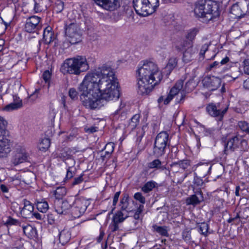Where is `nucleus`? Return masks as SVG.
Returning <instances> with one entry per match:
<instances>
[{
  "mask_svg": "<svg viewBox=\"0 0 249 249\" xmlns=\"http://www.w3.org/2000/svg\"><path fill=\"white\" fill-rule=\"evenodd\" d=\"M78 89L83 105L89 109L102 107L104 100L118 99L120 96L119 82L115 71L106 64L87 73Z\"/></svg>",
  "mask_w": 249,
  "mask_h": 249,
  "instance_id": "1",
  "label": "nucleus"
},
{
  "mask_svg": "<svg viewBox=\"0 0 249 249\" xmlns=\"http://www.w3.org/2000/svg\"><path fill=\"white\" fill-rule=\"evenodd\" d=\"M162 78L157 64L151 61L144 62L136 71L138 93L142 95L148 94Z\"/></svg>",
  "mask_w": 249,
  "mask_h": 249,
  "instance_id": "2",
  "label": "nucleus"
},
{
  "mask_svg": "<svg viewBox=\"0 0 249 249\" xmlns=\"http://www.w3.org/2000/svg\"><path fill=\"white\" fill-rule=\"evenodd\" d=\"M89 66L85 57L77 55L67 58L61 66L60 71L64 74L79 75L81 72L88 71Z\"/></svg>",
  "mask_w": 249,
  "mask_h": 249,
  "instance_id": "3",
  "label": "nucleus"
},
{
  "mask_svg": "<svg viewBox=\"0 0 249 249\" xmlns=\"http://www.w3.org/2000/svg\"><path fill=\"white\" fill-rule=\"evenodd\" d=\"M218 7L211 0H198L195 3L194 13L199 18L209 21L218 16Z\"/></svg>",
  "mask_w": 249,
  "mask_h": 249,
  "instance_id": "4",
  "label": "nucleus"
},
{
  "mask_svg": "<svg viewBox=\"0 0 249 249\" xmlns=\"http://www.w3.org/2000/svg\"><path fill=\"white\" fill-rule=\"evenodd\" d=\"M133 3L137 14L145 17L155 12L159 6V0H133Z\"/></svg>",
  "mask_w": 249,
  "mask_h": 249,
  "instance_id": "5",
  "label": "nucleus"
},
{
  "mask_svg": "<svg viewBox=\"0 0 249 249\" xmlns=\"http://www.w3.org/2000/svg\"><path fill=\"white\" fill-rule=\"evenodd\" d=\"M7 122L0 116V158L6 157L12 150L11 141L6 137Z\"/></svg>",
  "mask_w": 249,
  "mask_h": 249,
  "instance_id": "6",
  "label": "nucleus"
},
{
  "mask_svg": "<svg viewBox=\"0 0 249 249\" xmlns=\"http://www.w3.org/2000/svg\"><path fill=\"white\" fill-rule=\"evenodd\" d=\"M65 33L67 39L71 44H75L81 41L82 34L79 24L74 21L65 22Z\"/></svg>",
  "mask_w": 249,
  "mask_h": 249,
  "instance_id": "7",
  "label": "nucleus"
},
{
  "mask_svg": "<svg viewBox=\"0 0 249 249\" xmlns=\"http://www.w3.org/2000/svg\"><path fill=\"white\" fill-rule=\"evenodd\" d=\"M170 143L169 134L166 131H161L156 137L153 149L156 157L161 156L165 154V150Z\"/></svg>",
  "mask_w": 249,
  "mask_h": 249,
  "instance_id": "8",
  "label": "nucleus"
},
{
  "mask_svg": "<svg viewBox=\"0 0 249 249\" xmlns=\"http://www.w3.org/2000/svg\"><path fill=\"white\" fill-rule=\"evenodd\" d=\"M88 206V201L84 197L76 198L72 203L71 214L74 218H78L86 211Z\"/></svg>",
  "mask_w": 249,
  "mask_h": 249,
  "instance_id": "9",
  "label": "nucleus"
},
{
  "mask_svg": "<svg viewBox=\"0 0 249 249\" xmlns=\"http://www.w3.org/2000/svg\"><path fill=\"white\" fill-rule=\"evenodd\" d=\"M74 202V196H69L63 200H58L55 202V211L60 214H65L70 210H72V203Z\"/></svg>",
  "mask_w": 249,
  "mask_h": 249,
  "instance_id": "10",
  "label": "nucleus"
},
{
  "mask_svg": "<svg viewBox=\"0 0 249 249\" xmlns=\"http://www.w3.org/2000/svg\"><path fill=\"white\" fill-rule=\"evenodd\" d=\"M29 157L26 148L24 146H18L12 157L11 162L15 166L26 161Z\"/></svg>",
  "mask_w": 249,
  "mask_h": 249,
  "instance_id": "11",
  "label": "nucleus"
},
{
  "mask_svg": "<svg viewBox=\"0 0 249 249\" xmlns=\"http://www.w3.org/2000/svg\"><path fill=\"white\" fill-rule=\"evenodd\" d=\"M244 143H246V141L239 135L232 136L229 139L227 143L225 145L224 153L225 155L229 153V151H233L237 148L240 147V145Z\"/></svg>",
  "mask_w": 249,
  "mask_h": 249,
  "instance_id": "12",
  "label": "nucleus"
},
{
  "mask_svg": "<svg viewBox=\"0 0 249 249\" xmlns=\"http://www.w3.org/2000/svg\"><path fill=\"white\" fill-rule=\"evenodd\" d=\"M41 18L36 16H33L27 18L24 29L28 33H37L41 28L40 24Z\"/></svg>",
  "mask_w": 249,
  "mask_h": 249,
  "instance_id": "13",
  "label": "nucleus"
},
{
  "mask_svg": "<svg viewBox=\"0 0 249 249\" xmlns=\"http://www.w3.org/2000/svg\"><path fill=\"white\" fill-rule=\"evenodd\" d=\"M183 85V81L182 80L178 81L174 86L171 89L170 93L167 97L164 99L162 96L160 97L158 100L159 104L163 102L164 105H167L171 100L176 95L178 96L179 90L182 89Z\"/></svg>",
  "mask_w": 249,
  "mask_h": 249,
  "instance_id": "14",
  "label": "nucleus"
},
{
  "mask_svg": "<svg viewBox=\"0 0 249 249\" xmlns=\"http://www.w3.org/2000/svg\"><path fill=\"white\" fill-rule=\"evenodd\" d=\"M202 83L204 88L210 90H214L219 87L221 79L214 76H206L204 77Z\"/></svg>",
  "mask_w": 249,
  "mask_h": 249,
  "instance_id": "15",
  "label": "nucleus"
},
{
  "mask_svg": "<svg viewBox=\"0 0 249 249\" xmlns=\"http://www.w3.org/2000/svg\"><path fill=\"white\" fill-rule=\"evenodd\" d=\"M95 3L104 9L113 11L120 6L121 0H93Z\"/></svg>",
  "mask_w": 249,
  "mask_h": 249,
  "instance_id": "16",
  "label": "nucleus"
},
{
  "mask_svg": "<svg viewBox=\"0 0 249 249\" xmlns=\"http://www.w3.org/2000/svg\"><path fill=\"white\" fill-rule=\"evenodd\" d=\"M182 81L183 82V80ZM196 85V82L193 79L187 81L184 87H183V85L182 89L179 90V92L180 91V95L179 96V99L178 100V98H177L176 102L178 103H181L185 98V93H189L193 91Z\"/></svg>",
  "mask_w": 249,
  "mask_h": 249,
  "instance_id": "17",
  "label": "nucleus"
},
{
  "mask_svg": "<svg viewBox=\"0 0 249 249\" xmlns=\"http://www.w3.org/2000/svg\"><path fill=\"white\" fill-rule=\"evenodd\" d=\"M24 206L22 208H19L20 213L22 216L26 218H30L33 213L34 207L30 201L27 199L23 200Z\"/></svg>",
  "mask_w": 249,
  "mask_h": 249,
  "instance_id": "18",
  "label": "nucleus"
},
{
  "mask_svg": "<svg viewBox=\"0 0 249 249\" xmlns=\"http://www.w3.org/2000/svg\"><path fill=\"white\" fill-rule=\"evenodd\" d=\"M193 121L196 124L197 127H199L203 129L204 135L205 136L212 137L213 139H215L219 136L220 131L218 129L213 128H207L196 119H194Z\"/></svg>",
  "mask_w": 249,
  "mask_h": 249,
  "instance_id": "19",
  "label": "nucleus"
},
{
  "mask_svg": "<svg viewBox=\"0 0 249 249\" xmlns=\"http://www.w3.org/2000/svg\"><path fill=\"white\" fill-rule=\"evenodd\" d=\"M24 234L30 239L36 238L37 235L36 228L29 224H22L21 226Z\"/></svg>",
  "mask_w": 249,
  "mask_h": 249,
  "instance_id": "20",
  "label": "nucleus"
},
{
  "mask_svg": "<svg viewBox=\"0 0 249 249\" xmlns=\"http://www.w3.org/2000/svg\"><path fill=\"white\" fill-rule=\"evenodd\" d=\"M58 235L59 243L62 245L67 244L71 239V232L68 228H64L60 231Z\"/></svg>",
  "mask_w": 249,
  "mask_h": 249,
  "instance_id": "21",
  "label": "nucleus"
},
{
  "mask_svg": "<svg viewBox=\"0 0 249 249\" xmlns=\"http://www.w3.org/2000/svg\"><path fill=\"white\" fill-rule=\"evenodd\" d=\"M184 50L183 60L185 63H188L193 59L194 56L196 53V49L193 47Z\"/></svg>",
  "mask_w": 249,
  "mask_h": 249,
  "instance_id": "22",
  "label": "nucleus"
},
{
  "mask_svg": "<svg viewBox=\"0 0 249 249\" xmlns=\"http://www.w3.org/2000/svg\"><path fill=\"white\" fill-rule=\"evenodd\" d=\"M201 197V199L196 195H191L189 197H187L186 199V203L187 205L196 206L199 204L202 200V194L200 192L198 194Z\"/></svg>",
  "mask_w": 249,
  "mask_h": 249,
  "instance_id": "23",
  "label": "nucleus"
},
{
  "mask_svg": "<svg viewBox=\"0 0 249 249\" xmlns=\"http://www.w3.org/2000/svg\"><path fill=\"white\" fill-rule=\"evenodd\" d=\"M22 107V100L17 95L13 96V102L7 105L4 109H17Z\"/></svg>",
  "mask_w": 249,
  "mask_h": 249,
  "instance_id": "24",
  "label": "nucleus"
},
{
  "mask_svg": "<svg viewBox=\"0 0 249 249\" xmlns=\"http://www.w3.org/2000/svg\"><path fill=\"white\" fill-rule=\"evenodd\" d=\"M152 229L153 231L158 233L161 236L165 237H168L169 236V230L166 226H160L155 224L152 226Z\"/></svg>",
  "mask_w": 249,
  "mask_h": 249,
  "instance_id": "25",
  "label": "nucleus"
},
{
  "mask_svg": "<svg viewBox=\"0 0 249 249\" xmlns=\"http://www.w3.org/2000/svg\"><path fill=\"white\" fill-rule=\"evenodd\" d=\"M196 166L197 167H199L198 170L203 177L210 174L212 169L211 165L208 164L198 163Z\"/></svg>",
  "mask_w": 249,
  "mask_h": 249,
  "instance_id": "26",
  "label": "nucleus"
},
{
  "mask_svg": "<svg viewBox=\"0 0 249 249\" xmlns=\"http://www.w3.org/2000/svg\"><path fill=\"white\" fill-rule=\"evenodd\" d=\"M227 110H207L208 113L212 117L215 118L218 121H221Z\"/></svg>",
  "mask_w": 249,
  "mask_h": 249,
  "instance_id": "27",
  "label": "nucleus"
},
{
  "mask_svg": "<svg viewBox=\"0 0 249 249\" xmlns=\"http://www.w3.org/2000/svg\"><path fill=\"white\" fill-rule=\"evenodd\" d=\"M191 47H193V42L186 38L176 46V48L179 51H183Z\"/></svg>",
  "mask_w": 249,
  "mask_h": 249,
  "instance_id": "28",
  "label": "nucleus"
},
{
  "mask_svg": "<svg viewBox=\"0 0 249 249\" xmlns=\"http://www.w3.org/2000/svg\"><path fill=\"white\" fill-rule=\"evenodd\" d=\"M157 184L154 180L148 181L142 186L141 190L144 193H148L156 187Z\"/></svg>",
  "mask_w": 249,
  "mask_h": 249,
  "instance_id": "29",
  "label": "nucleus"
},
{
  "mask_svg": "<svg viewBox=\"0 0 249 249\" xmlns=\"http://www.w3.org/2000/svg\"><path fill=\"white\" fill-rule=\"evenodd\" d=\"M231 13L234 16L233 18H241L244 14L237 4H234L232 6L231 9Z\"/></svg>",
  "mask_w": 249,
  "mask_h": 249,
  "instance_id": "30",
  "label": "nucleus"
},
{
  "mask_svg": "<svg viewBox=\"0 0 249 249\" xmlns=\"http://www.w3.org/2000/svg\"><path fill=\"white\" fill-rule=\"evenodd\" d=\"M128 201L129 197L127 195L124 196L121 199L120 206L122 210L126 211L127 212L131 211V210L129 208Z\"/></svg>",
  "mask_w": 249,
  "mask_h": 249,
  "instance_id": "31",
  "label": "nucleus"
},
{
  "mask_svg": "<svg viewBox=\"0 0 249 249\" xmlns=\"http://www.w3.org/2000/svg\"><path fill=\"white\" fill-rule=\"evenodd\" d=\"M50 140L49 138H44L39 142L38 148L40 151H46L50 146Z\"/></svg>",
  "mask_w": 249,
  "mask_h": 249,
  "instance_id": "32",
  "label": "nucleus"
},
{
  "mask_svg": "<svg viewBox=\"0 0 249 249\" xmlns=\"http://www.w3.org/2000/svg\"><path fill=\"white\" fill-rule=\"evenodd\" d=\"M34 10L35 12H40L47 8V5L43 3V0H34Z\"/></svg>",
  "mask_w": 249,
  "mask_h": 249,
  "instance_id": "33",
  "label": "nucleus"
},
{
  "mask_svg": "<svg viewBox=\"0 0 249 249\" xmlns=\"http://www.w3.org/2000/svg\"><path fill=\"white\" fill-rule=\"evenodd\" d=\"M198 31V29L196 28L190 29L187 31L185 35V38L194 43V40Z\"/></svg>",
  "mask_w": 249,
  "mask_h": 249,
  "instance_id": "34",
  "label": "nucleus"
},
{
  "mask_svg": "<svg viewBox=\"0 0 249 249\" xmlns=\"http://www.w3.org/2000/svg\"><path fill=\"white\" fill-rule=\"evenodd\" d=\"M177 59L175 57H172L168 60V63L165 68V69L170 73L171 71L177 66Z\"/></svg>",
  "mask_w": 249,
  "mask_h": 249,
  "instance_id": "35",
  "label": "nucleus"
},
{
  "mask_svg": "<svg viewBox=\"0 0 249 249\" xmlns=\"http://www.w3.org/2000/svg\"><path fill=\"white\" fill-rule=\"evenodd\" d=\"M67 194V189L64 187H57L54 192V195L56 199H60Z\"/></svg>",
  "mask_w": 249,
  "mask_h": 249,
  "instance_id": "36",
  "label": "nucleus"
},
{
  "mask_svg": "<svg viewBox=\"0 0 249 249\" xmlns=\"http://www.w3.org/2000/svg\"><path fill=\"white\" fill-rule=\"evenodd\" d=\"M147 167L149 169L156 168L157 169H164L162 166L161 161L159 159H156L147 164Z\"/></svg>",
  "mask_w": 249,
  "mask_h": 249,
  "instance_id": "37",
  "label": "nucleus"
},
{
  "mask_svg": "<svg viewBox=\"0 0 249 249\" xmlns=\"http://www.w3.org/2000/svg\"><path fill=\"white\" fill-rule=\"evenodd\" d=\"M126 216H124L122 211H118L113 216L112 220L118 223L123 222L126 218Z\"/></svg>",
  "mask_w": 249,
  "mask_h": 249,
  "instance_id": "38",
  "label": "nucleus"
},
{
  "mask_svg": "<svg viewBox=\"0 0 249 249\" xmlns=\"http://www.w3.org/2000/svg\"><path fill=\"white\" fill-rule=\"evenodd\" d=\"M189 166L190 163L188 160L180 161L178 163L174 162L172 165L173 170L174 169V168L176 167H179L180 168H181L182 170H185L186 168H187Z\"/></svg>",
  "mask_w": 249,
  "mask_h": 249,
  "instance_id": "39",
  "label": "nucleus"
},
{
  "mask_svg": "<svg viewBox=\"0 0 249 249\" xmlns=\"http://www.w3.org/2000/svg\"><path fill=\"white\" fill-rule=\"evenodd\" d=\"M37 209L42 213H46L49 208V205L46 201L37 202L36 205Z\"/></svg>",
  "mask_w": 249,
  "mask_h": 249,
  "instance_id": "40",
  "label": "nucleus"
},
{
  "mask_svg": "<svg viewBox=\"0 0 249 249\" xmlns=\"http://www.w3.org/2000/svg\"><path fill=\"white\" fill-rule=\"evenodd\" d=\"M209 229V225L206 222H202L199 225L198 231L203 235L206 236L208 234Z\"/></svg>",
  "mask_w": 249,
  "mask_h": 249,
  "instance_id": "41",
  "label": "nucleus"
},
{
  "mask_svg": "<svg viewBox=\"0 0 249 249\" xmlns=\"http://www.w3.org/2000/svg\"><path fill=\"white\" fill-rule=\"evenodd\" d=\"M140 118V116L139 114H135L131 118L129 125L132 130L135 129L138 125Z\"/></svg>",
  "mask_w": 249,
  "mask_h": 249,
  "instance_id": "42",
  "label": "nucleus"
},
{
  "mask_svg": "<svg viewBox=\"0 0 249 249\" xmlns=\"http://www.w3.org/2000/svg\"><path fill=\"white\" fill-rule=\"evenodd\" d=\"M50 31L51 28L49 27H46L44 30L43 39L47 42H50L51 41L53 34Z\"/></svg>",
  "mask_w": 249,
  "mask_h": 249,
  "instance_id": "43",
  "label": "nucleus"
},
{
  "mask_svg": "<svg viewBox=\"0 0 249 249\" xmlns=\"http://www.w3.org/2000/svg\"><path fill=\"white\" fill-rule=\"evenodd\" d=\"M238 125L242 131L249 134V123L246 121H240L238 123Z\"/></svg>",
  "mask_w": 249,
  "mask_h": 249,
  "instance_id": "44",
  "label": "nucleus"
},
{
  "mask_svg": "<svg viewBox=\"0 0 249 249\" xmlns=\"http://www.w3.org/2000/svg\"><path fill=\"white\" fill-rule=\"evenodd\" d=\"M75 168L73 166L70 167L69 166L67 168V174L66 177L65 178V180L69 179L71 178L75 174Z\"/></svg>",
  "mask_w": 249,
  "mask_h": 249,
  "instance_id": "45",
  "label": "nucleus"
},
{
  "mask_svg": "<svg viewBox=\"0 0 249 249\" xmlns=\"http://www.w3.org/2000/svg\"><path fill=\"white\" fill-rule=\"evenodd\" d=\"M5 225L7 226H10L12 225H20V222L17 219L13 218L12 217L9 216L6 221L5 222Z\"/></svg>",
  "mask_w": 249,
  "mask_h": 249,
  "instance_id": "46",
  "label": "nucleus"
},
{
  "mask_svg": "<svg viewBox=\"0 0 249 249\" xmlns=\"http://www.w3.org/2000/svg\"><path fill=\"white\" fill-rule=\"evenodd\" d=\"M134 198L142 204L145 203V198L140 192L136 193L134 195Z\"/></svg>",
  "mask_w": 249,
  "mask_h": 249,
  "instance_id": "47",
  "label": "nucleus"
},
{
  "mask_svg": "<svg viewBox=\"0 0 249 249\" xmlns=\"http://www.w3.org/2000/svg\"><path fill=\"white\" fill-rule=\"evenodd\" d=\"M84 131L86 133L89 134H92L98 131L99 128L97 126H91L88 127V126H85Z\"/></svg>",
  "mask_w": 249,
  "mask_h": 249,
  "instance_id": "48",
  "label": "nucleus"
},
{
  "mask_svg": "<svg viewBox=\"0 0 249 249\" xmlns=\"http://www.w3.org/2000/svg\"><path fill=\"white\" fill-rule=\"evenodd\" d=\"M64 9V3L61 1H57L54 6V10L56 13L61 12Z\"/></svg>",
  "mask_w": 249,
  "mask_h": 249,
  "instance_id": "49",
  "label": "nucleus"
},
{
  "mask_svg": "<svg viewBox=\"0 0 249 249\" xmlns=\"http://www.w3.org/2000/svg\"><path fill=\"white\" fill-rule=\"evenodd\" d=\"M120 194H121V192L119 191V192L115 193V194H114V196H113V202H112V211H114L116 208V206L118 202Z\"/></svg>",
  "mask_w": 249,
  "mask_h": 249,
  "instance_id": "50",
  "label": "nucleus"
},
{
  "mask_svg": "<svg viewBox=\"0 0 249 249\" xmlns=\"http://www.w3.org/2000/svg\"><path fill=\"white\" fill-rule=\"evenodd\" d=\"M119 224V223H117L115 222H113V221L112 220L111 223L110 224V225L109 226V229L110 230V231L111 232H115V231H117V230H118V229H119L118 224Z\"/></svg>",
  "mask_w": 249,
  "mask_h": 249,
  "instance_id": "51",
  "label": "nucleus"
},
{
  "mask_svg": "<svg viewBox=\"0 0 249 249\" xmlns=\"http://www.w3.org/2000/svg\"><path fill=\"white\" fill-rule=\"evenodd\" d=\"M83 176H84V174H82L79 177H78L77 178H74L73 181L72 183V185L74 186V185L79 184L81 183H82L84 180V179L83 178Z\"/></svg>",
  "mask_w": 249,
  "mask_h": 249,
  "instance_id": "52",
  "label": "nucleus"
},
{
  "mask_svg": "<svg viewBox=\"0 0 249 249\" xmlns=\"http://www.w3.org/2000/svg\"><path fill=\"white\" fill-rule=\"evenodd\" d=\"M210 45V43H205L201 47V48L200 51L199 55L204 57L205 53L208 50L209 45Z\"/></svg>",
  "mask_w": 249,
  "mask_h": 249,
  "instance_id": "53",
  "label": "nucleus"
},
{
  "mask_svg": "<svg viewBox=\"0 0 249 249\" xmlns=\"http://www.w3.org/2000/svg\"><path fill=\"white\" fill-rule=\"evenodd\" d=\"M69 96L72 99H77L78 97V92L75 89L73 88L70 89L69 91Z\"/></svg>",
  "mask_w": 249,
  "mask_h": 249,
  "instance_id": "54",
  "label": "nucleus"
},
{
  "mask_svg": "<svg viewBox=\"0 0 249 249\" xmlns=\"http://www.w3.org/2000/svg\"><path fill=\"white\" fill-rule=\"evenodd\" d=\"M51 73L48 70H46L43 72L42 74V78L45 82L49 81L51 77Z\"/></svg>",
  "mask_w": 249,
  "mask_h": 249,
  "instance_id": "55",
  "label": "nucleus"
},
{
  "mask_svg": "<svg viewBox=\"0 0 249 249\" xmlns=\"http://www.w3.org/2000/svg\"><path fill=\"white\" fill-rule=\"evenodd\" d=\"M39 89H36L35 91L29 97V100L31 102L35 101L38 97Z\"/></svg>",
  "mask_w": 249,
  "mask_h": 249,
  "instance_id": "56",
  "label": "nucleus"
},
{
  "mask_svg": "<svg viewBox=\"0 0 249 249\" xmlns=\"http://www.w3.org/2000/svg\"><path fill=\"white\" fill-rule=\"evenodd\" d=\"M243 64L245 73L249 75V59H245L243 61Z\"/></svg>",
  "mask_w": 249,
  "mask_h": 249,
  "instance_id": "57",
  "label": "nucleus"
},
{
  "mask_svg": "<svg viewBox=\"0 0 249 249\" xmlns=\"http://www.w3.org/2000/svg\"><path fill=\"white\" fill-rule=\"evenodd\" d=\"M188 174H182L181 172V176L179 178H176V180H177V184H180L181 183L184 179L187 177Z\"/></svg>",
  "mask_w": 249,
  "mask_h": 249,
  "instance_id": "58",
  "label": "nucleus"
},
{
  "mask_svg": "<svg viewBox=\"0 0 249 249\" xmlns=\"http://www.w3.org/2000/svg\"><path fill=\"white\" fill-rule=\"evenodd\" d=\"M47 221L49 224L53 225L55 222V217L52 213H48L47 215Z\"/></svg>",
  "mask_w": 249,
  "mask_h": 249,
  "instance_id": "59",
  "label": "nucleus"
},
{
  "mask_svg": "<svg viewBox=\"0 0 249 249\" xmlns=\"http://www.w3.org/2000/svg\"><path fill=\"white\" fill-rule=\"evenodd\" d=\"M194 184L198 186H201L203 184V180L197 177H195L194 180Z\"/></svg>",
  "mask_w": 249,
  "mask_h": 249,
  "instance_id": "60",
  "label": "nucleus"
},
{
  "mask_svg": "<svg viewBox=\"0 0 249 249\" xmlns=\"http://www.w3.org/2000/svg\"><path fill=\"white\" fill-rule=\"evenodd\" d=\"M32 216H34L36 219L42 220V219H44L45 215L40 214L39 213H37V212H35V213L33 212V214L31 215V217Z\"/></svg>",
  "mask_w": 249,
  "mask_h": 249,
  "instance_id": "61",
  "label": "nucleus"
},
{
  "mask_svg": "<svg viewBox=\"0 0 249 249\" xmlns=\"http://www.w3.org/2000/svg\"><path fill=\"white\" fill-rule=\"evenodd\" d=\"M105 233L104 231L103 230L102 228H100L99 235L97 238V241L98 243H100L102 241L103 237L105 236Z\"/></svg>",
  "mask_w": 249,
  "mask_h": 249,
  "instance_id": "62",
  "label": "nucleus"
},
{
  "mask_svg": "<svg viewBox=\"0 0 249 249\" xmlns=\"http://www.w3.org/2000/svg\"><path fill=\"white\" fill-rule=\"evenodd\" d=\"M235 72H237V74H234V73H231V77L234 79L235 80L236 78H237L239 76H240L241 75H242V72L240 71V69L239 68H235Z\"/></svg>",
  "mask_w": 249,
  "mask_h": 249,
  "instance_id": "63",
  "label": "nucleus"
},
{
  "mask_svg": "<svg viewBox=\"0 0 249 249\" xmlns=\"http://www.w3.org/2000/svg\"><path fill=\"white\" fill-rule=\"evenodd\" d=\"M172 171H173V173H175L174 176L173 177V181L175 183H177V180H176V178H179L181 176V172L178 171H174V169L173 170L172 169Z\"/></svg>",
  "mask_w": 249,
  "mask_h": 249,
  "instance_id": "64",
  "label": "nucleus"
}]
</instances>
